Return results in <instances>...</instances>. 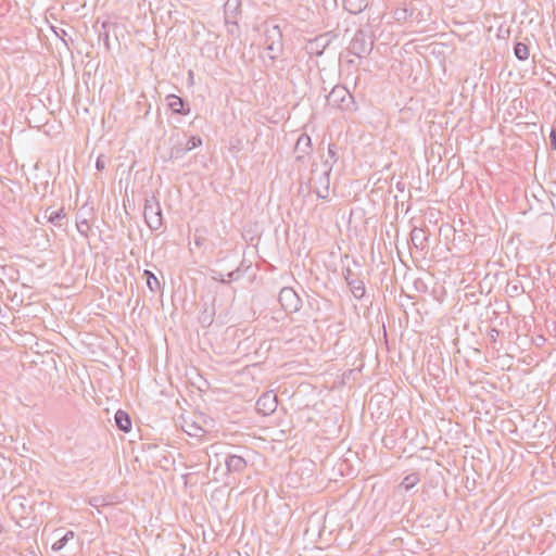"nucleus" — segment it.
<instances>
[{"label":"nucleus","mask_w":556,"mask_h":556,"mask_svg":"<svg viewBox=\"0 0 556 556\" xmlns=\"http://www.w3.org/2000/svg\"><path fill=\"white\" fill-rule=\"evenodd\" d=\"M331 169L332 165L329 163V160L324 162L320 169H318L317 165H313L311 185L319 199H327L329 195Z\"/></svg>","instance_id":"1"},{"label":"nucleus","mask_w":556,"mask_h":556,"mask_svg":"<svg viewBox=\"0 0 556 556\" xmlns=\"http://www.w3.org/2000/svg\"><path fill=\"white\" fill-rule=\"evenodd\" d=\"M264 48L271 61L277 60L282 54V33L278 25L269 23L264 25Z\"/></svg>","instance_id":"2"},{"label":"nucleus","mask_w":556,"mask_h":556,"mask_svg":"<svg viewBox=\"0 0 556 556\" xmlns=\"http://www.w3.org/2000/svg\"><path fill=\"white\" fill-rule=\"evenodd\" d=\"M327 104L342 111H353L355 102L350 91L342 85L334 86L326 97Z\"/></svg>","instance_id":"3"},{"label":"nucleus","mask_w":556,"mask_h":556,"mask_svg":"<svg viewBox=\"0 0 556 556\" xmlns=\"http://www.w3.org/2000/svg\"><path fill=\"white\" fill-rule=\"evenodd\" d=\"M143 216L148 227L152 231L161 228L163 224L162 210L155 197L146 199Z\"/></svg>","instance_id":"4"},{"label":"nucleus","mask_w":556,"mask_h":556,"mask_svg":"<svg viewBox=\"0 0 556 556\" xmlns=\"http://www.w3.org/2000/svg\"><path fill=\"white\" fill-rule=\"evenodd\" d=\"M372 47L374 40L364 30H357L349 45L348 51L355 56L364 58L371 52Z\"/></svg>","instance_id":"5"},{"label":"nucleus","mask_w":556,"mask_h":556,"mask_svg":"<svg viewBox=\"0 0 556 556\" xmlns=\"http://www.w3.org/2000/svg\"><path fill=\"white\" fill-rule=\"evenodd\" d=\"M278 301L281 307L289 313L298 312L301 307V299L292 288H282Z\"/></svg>","instance_id":"6"},{"label":"nucleus","mask_w":556,"mask_h":556,"mask_svg":"<svg viewBox=\"0 0 556 556\" xmlns=\"http://www.w3.org/2000/svg\"><path fill=\"white\" fill-rule=\"evenodd\" d=\"M278 406V397L273 391L264 392L256 402V410L263 416L273 414Z\"/></svg>","instance_id":"7"},{"label":"nucleus","mask_w":556,"mask_h":556,"mask_svg":"<svg viewBox=\"0 0 556 556\" xmlns=\"http://www.w3.org/2000/svg\"><path fill=\"white\" fill-rule=\"evenodd\" d=\"M202 146V139L199 136H191L190 138L186 139V142H178L175 144L172 149L170 157H180L185 153Z\"/></svg>","instance_id":"8"},{"label":"nucleus","mask_w":556,"mask_h":556,"mask_svg":"<svg viewBox=\"0 0 556 556\" xmlns=\"http://www.w3.org/2000/svg\"><path fill=\"white\" fill-rule=\"evenodd\" d=\"M312 152V139L307 134H301L295 142L294 153L296 160L301 161Z\"/></svg>","instance_id":"9"},{"label":"nucleus","mask_w":556,"mask_h":556,"mask_svg":"<svg viewBox=\"0 0 556 556\" xmlns=\"http://www.w3.org/2000/svg\"><path fill=\"white\" fill-rule=\"evenodd\" d=\"M241 12L240 0H227L224 4V17L226 24L237 25V16Z\"/></svg>","instance_id":"10"},{"label":"nucleus","mask_w":556,"mask_h":556,"mask_svg":"<svg viewBox=\"0 0 556 556\" xmlns=\"http://www.w3.org/2000/svg\"><path fill=\"white\" fill-rule=\"evenodd\" d=\"M227 471L230 473H240L247 468V460L239 455H228L225 459Z\"/></svg>","instance_id":"11"},{"label":"nucleus","mask_w":556,"mask_h":556,"mask_svg":"<svg viewBox=\"0 0 556 556\" xmlns=\"http://www.w3.org/2000/svg\"><path fill=\"white\" fill-rule=\"evenodd\" d=\"M410 241L414 248L424 251L428 247V233L425 229L414 227L410 231Z\"/></svg>","instance_id":"12"},{"label":"nucleus","mask_w":556,"mask_h":556,"mask_svg":"<svg viewBox=\"0 0 556 556\" xmlns=\"http://www.w3.org/2000/svg\"><path fill=\"white\" fill-rule=\"evenodd\" d=\"M167 105L174 114L188 115L190 113V108H186L185 101L176 94L167 96Z\"/></svg>","instance_id":"13"},{"label":"nucleus","mask_w":556,"mask_h":556,"mask_svg":"<svg viewBox=\"0 0 556 556\" xmlns=\"http://www.w3.org/2000/svg\"><path fill=\"white\" fill-rule=\"evenodd\" d=\"M114 419L115 425L119 430L128 432L131 429V419L126 412L118 409L115 413Z\"/></svg>","instance_id":"14"},{"label":"nucleus","mask_w":556,"mask_h":556,"mask_svg":"<svg viewBox=\"0 0 556 556\" xmlns=\"http://www.w3.org/2000/svg\"><path fill=\"white\" fill-rule=\"evenodd\" d=\"M367 5V0H343L344 9L351 14H358L363 12Z\"/></svg>","instance_id":"15"},{"label":"nucleus","mask_w":556,"mask_h":556,"mask_svg":"<svg viewBox=\"0 0 556 556\" xmlns=\"http://www.w3.org/2000/svg\"><path fill=\"white\" fill-rule=\"evenodd\" d=\"M349 287L355 299L359 300L365 295L366 289L362 279L354 278L352 281H349Z\"/></svg>","instance_id":"16"},{"label":"nucleus","mask_w":556,"mask_h":556,"mask_svg":"<svg viewBox=\"0 0 556 556\" xmlns=\"http://www.w3.org/2000/svg\"><path fill=\"white\" fill-rule=\"evenodd\" d=\"M88 504L97 509L101 508V507H105V506H109V505H112L113 502H112V498L111 496H106V495H97V496H91L89 500H88Z\"/></svg>","instance_id":"17"},{"label":"nucleus","mask_w":556,"mask_h":556,"mask_svg":"<svg viewBox=\"0 0 556 556\" xmlns=\"http://www.w3.org/2000/svg\"><path fill=\"white\" fill-rule=\"evenodd\" d=\"M74 536H75L74 531H72V530L66 531L62 538H60L52 544V549L55 552L63 549L65 547V545L67 544V542L73 540Z\"/></svg>","instance_id":"18"},{"label":"nucleus","mask_w":556,"mask_h":556,"mask_svg":"<svg viewBox=\"0 0 556 556\" xmlns=\"http://www.w3.org/2000/svg\"><path fill=\"white\" fill-rule=\"evenodd\" d=\"M514 54L519 61H526L529 58V47L523 42H516Z\"/></svg>","instance_id":"19"},{"label":"nucleus","mask_w":556,"mask_h":556,"mask_svg":"<svg viewBox=\"0 0 556 556\" xmlns=\"http://www.w3.org/2000/svg\"><path fill=\"white\" fill-rule=\"evenodd\" d=\"M143 276H144V277H146V279H147V286H148V288H149L152 292H155V291H157V290L161 288V285H160L159 279L155 277V275H154L152 271H150V270L146 269V270L143 271Z\"/></svg>","instance_id":"20"},{"label":"nucleus","mask_w":556,"mask_h":556,"mask_svg":"<svg viewBox=\"0 0 556 556\" xmlns=\"http://www.w3.org/2000/svg\"><path fill=\"white\" fill-rule=\"evenodd\" d=\"M65 218L64 210L53 211L48 216V220L55 227H62L61 220Z\"/></svg>","instance_id":"21"},{"label":"nucleus","mask_w":556,"mask_h":556,"mask_svg":"<svg viewBox=\"0 0 556 556\" xmlns=\"http://www.w3.org/2000/svg\"><path fill=\"white\" fill-rule=\"evenodd\" d=\"M419 482V477L417 473H410L408 476H406L401 485L406 490V491H409L410 489H413L417 483Z\"/></svg>","instance_id":"22"},{"label":"nucleus","mask_w":556,"mask_h":556,"mask_svg":"<svg viewBox=\"0 0 556 556\" xmlns=\"http://www.w3.org/2000/svg\"><path fill=\"white\" fill-rule=\"evenodd\" d=\"M205 229H195L193 242L198 248H202L205 243Z\"/></svg>","instance_id":"23"},{"label":"nucleus","mask_w":556,"mask_h":556,"mask_svg":"<svg viewBox=\"0 0 556 556\" xmlns=\"http://www.w3.org/2000/svg\"><path fill=\"white\" fill-rule=\"evenodd\" d=\"M76 227H77V231L81 236L88 237V231L90 230V225L87 219L77 220Z\"/></svg>","instance_id":"24"},{"label":"nucleus","mask_w":556,"mask_h":556,"mask_svg":"<svg viewBox=\"0 0 556 556\" xmlns=\"http://www.w3.org/2000/svg\"><path fill=\"white\" fill-rule=\"evenodd\" d=\"M190 428L191 430H187V433L192 437H200L204 432V430L195 424L191 425Z\"/></svg>","instance_id":"25"},{"label":"nucleus","mask_w":556,"mask_h":556,"mask_svg":"<svg viewBox=\"0 0 556 556\" xmlns=\"http://www.w3.org/2000/svg\"><path fill=\"white\" fill-rule=\"evenodd\" d=\"M328 155H329V159L331 160V162L329 161V163L331 165L337 162V151H336L334 144L328 146Z\"/></svg>","instance_id":"26"},{"label":"nucleus","mask_w":556,"mask_h":556,"mask_svg":"<svg viewBox=\"0 0 556 556\" xmlns=\"http://www.w3.org/2000/svg\"><path fill=\"white\" fill-rule=\"evenodd\" d=\"M549 143H551V149L553 151L556 150V129L553 128L551 134H549Z\"/></svg>","instance_id":"27"},{"label":"nucleus","mask_w":556,"mask_h":556,"mask_svg":"<svg viewBox=\"0 0 556 556\" xmlns=\"http://www.w3.org/2000/svg\"><path fill=\"white\" fill-rule=\"evenodd\" d=\"M212 321H213V314H206V312H203L202 317H201V323L211 325Z\"/></svg>","instance_id":"28"},{"label":"nucleus","mask_w":556,"mask_h":556,"mask_svg":"<svg viewBox=\"0 0 556 556\" xmlns=\"http://www.w3.org/2000/svg\"><path fill=\"white\" fill-rule=\"evenodd\" d=\"M343 276H344V279L348 285H349V281H352L354 278H356L350 268L344 269Z\"/></svg>","instance_id":"29"},{"label":"nucleus","mask_w":556,"mask_h":556,"mask_svg":"<svg viewBox=\"0 0 556 556\" xmlns=\"http://www.w3.org/2000/svg\"><path fill=\"white\" fill-rule=\"evenodd\" d=\"M212 278L216 281H220L223 283H226L228 282L229 280H226L224 275L222 273H218V271H214Z\"/></svg>","instance_id":"30"},{"label":"nucleus","mask_w":556,"mask_h":556,"mask_svg":"<svg viewBox=\"0 0 556 556\" xmlns=\"http://www.w3.org/2000/svg\"><path fill=\"white\" fill-rule=\"evenodd\" d=\"M104 166H105L104 161L101 157H98L97 162H96L97 169L102 170V169H104Z\"/></svg>","instance_id":"31"},{"label":"nucleus","mask_w":556,"mask_h":556,"mask_svg":"<svg viewBox=\"0 0 556 556\" xmlns=\"http://www.w3.org/2000/svg\"><path fill=\"white\" fill-rule=\"evenodd\" d=\"M100 37H102V34H100ZM103 41H104V45H105L106 49H110V39H109V34L108 33L103 34Z\"/></svg>","instance_id":"32"},{"label":"nucleus","mask_w":556,"mask_h":556,"mask_svg":"<svg viewBox=\"0 0 556 556\" xmlns=\"http://www.w3.org/2000/svg\"><path fill=\"white\" fill-rule=\"evenodd\" d=\"M489 334L492 340H495L496 336H498V331L496 329H491Z\"/></svg>","instance_id":"33"},{"label":"nucleus","mask_w":556,"mask_h":556,"mask_svg":"<svg viewBox=\"0 0 556 556\" xmlns=\"http://www.w3.org/2000/svg\"><path fill=\"white\" fill-rule=\"evenodd\" d=\"M511 288H513V291H514L515 293H518V292H519V286L515 285V286H513Z\"/></svg>","instance_id":"34"},{"label":"nucleus","mask_w":556,"mask_h":556,"mask_svg":"<svg viewBox=\"0 0 556 556\" xmlns=\"http://www.w3.org/2000/svg\"><path fill=\"white\" fill-rule=\"evenodd\" d=\"M235 274H236V271H230V273H228V274H227V277H228L229 279H232V278H233V276H235Z\"/></svg>","instance_id":"35"}]
</instances>
